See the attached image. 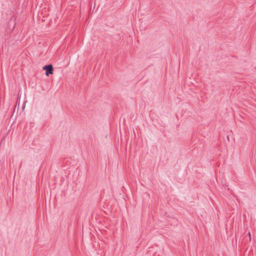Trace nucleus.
Here are the masks:
<instances>
[{"label": "nucleus", "mask_w": 256, "mask_h": 256, "mask_svg": "<svg viewBox=\"0 0 256 256\" xmlns=\"http://www.w3.org/2000/svg\"><path fill=\"white\" fill-rule=\"evenodd\" d=\"M43 69L46 70V75L48 76L50 74H52L53 72L52 66V64L46 65L43 67Z\"/></svg>", "instance_id": "1"}, {"label": "nucleus", "mask_w": 256, "mask_h": 256, "mask_svg": "<svg viewBox=\"0 0 256 256\" xmlns=\"http://www.w3.org/2000/svg\"><path fill=\"white\" fill-rule=\"evenodd\" d=\"M250 236H251L250 233V232H248V236H249V238H250V240H251Z\"/></svg>", "instance_id": "2"}]
</instances>
